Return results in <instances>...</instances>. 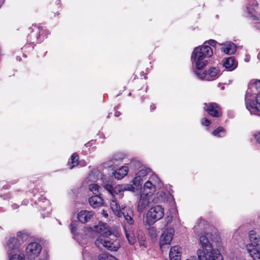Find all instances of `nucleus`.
I'll return each instance as SVG.
<instances>
[{"label":"nucleus","mask_w":260,"mask_h":260,"mask_svg":"<svg viewBox=\"0 0 260 260\" xmlns=\"http://www.w3.org/2000/svg\"><path fill=\"white\" fill-rule=\"evenodd\" d=\"M213 55V51L208 45H203L195 48L191 54L193 65L195 71H201L208 63V58Z\"/></svg>","instance_id":"nucleus-1"},{"label":"nucleus","mask_w":260,"mask_h":260,"mask_svg":"<svg viewBox=\"0 0 260 260\" xmlns=\"http://www.w3.org/2000/svg\"><path fill=\"white\" fill-rule=\"evenodd\" d=\"M124 218L125 221L123 224L125 237L129 244L133 245L136 242L135 234V228L134 226V213L132 208L127 206H122L121 216Z\"/></svg>","instance_id":"nucleus-2"},{"label":"nucleus","mask_w":260,"mask_h":260,"mask_svg":"<svg viewBox=\"0 0 260 260\" xmlns=\"http://www.w3.org/2000/svg\"><path fill=\"white\" fill-rule=\"evenodd\" d=\"M199 240L202 249L197 252L199 260H217L220 256V252L218 249L212 248L206 235L201 236Z\"/></svg>","instance_id":"nucleus-3"},{"label":"nucleus","mask_w":260,"mask_h":260,"mask_svg":"<svg viewBox=\"0 0 260 260\" xmlns=\"http://www.w3.org/2000/svg\"><path fill=\"white\" fill-rule=\"evenodd\" d=\"M249 238L251 243L246 245V249L253 259L260 260V236L251 230L249 232Z\"/></svg>","instance_id":"nucleus-4"},{"label":"nucleus","mask_w":260,"mask_h":260,"mask_svg":"<svg viewBox=\"0 0 260 260\" xmlns=\"http://www.w3.org/2000/svg\"><path fill=\"white\" fill-rule=\"evenodd\" d=\"M29 236V233L26 231L23 230L18 232L17 234V238L11 237L8 240L6 249L7 251L13 252H21L19 250V246L23 243L24 240H26L28 237Z\"/></svg>","instance_id":"nucleus-5"},{"label":"nucleus","mask_w":260,"mask_h":260,"mask_svg":"<svg viewBox=\"0 0 260 260\" xmlns=\"http://www.w3.org/2000/svg\"><path fill=\"white\" fill-rule=\"evenodd\" d=\"M164 216V209L160 205L151 207L147 212L145 223L149 225H153Z\"/></svg>","instance_id":"nucleus-6"},{"label":"nucleus","mask_w":260,"mask_h":260,"mask_svg":"<svg viewBox=\"0 0 260 260\" xmlns=\"http://www.w3.org/2000/svg\"><path fill=\"white\" fill-rule=\"evenodd\" d=\"M95 244L100 249L105 248L111 251H117L120 247L118 240L109 239L108 237H98L95 241Z\"/></svg>","instance_id":"nucleus-7"},{"label":"nucleus","mask_w":260,"mask_h":260,"mask_svg":"<svg viewBox=\"0 0 260 260\" xmlns=\"http://www.w3.org/2000/svg\"><path fill=\"white\" fill-rule=\"evenodd\" d=\"M161 185L160 181L157 176L152 175L144 184L142 193L152 196L156 190V186L160 187Z\"/></svg>","instance_id":"nucleus-8"},{"label":"nucleus","mask_w":260,"mask_h":260,"mask_svg":"<svg viewBox=\"0 0 260 260\" xmlns=\"http://www.w3.org/2000/svg\"><path fill=\"white\" fill-rule=\"evenodd\" d=\"M194 73L199 79L207 81L215 80L219 76V71L216 68H211L208 71H194Z\"/></svg>","instance_id":"nucleus-9"},{"label":"nucleus","mask_w":260,"mask_h":260,"mask_svg":"<svg viewBox=\"0 0 260 260\" xmlns=\"http://www.w3.org/2000/svg\"><path fill=\"white\" fill-rule=\"evenodd\" d=\"M250 92L248 91L246 98V108L251 115H255L260 116V93L256 98L255 104L249 97Z\"/></svg>","instance_id":"nucleus-10"},{"label":"nucleus","mask_w":260,"mask_h":260,"mask_svg":"<svg viewBox=\"0 0 260 260\" xmlns=\"http://www.w3.org/2000/svg\"><path fill=\"white\" fill-rule=\"evenodd\" d=\"M248 91L250 92L249 97L251 101L256 103V98L257 95L260 93V80H256L253 82L251 81L249 85L245 97V102L246 103V98Z\"/></svg>","instance_id":"nucleus-11"},{"label":"nucleus","mask_w":260,"mask_h":260,"mask_svg":"<svg viewBox=\"0 0 260 260\" xmlns=\"http://www.w3.org/2000/svg\"><path fill=\"white\" fill-rule=\"evenodd\" d=\"M42 250L41 245L37 242L30 243L26 248V254L30 259L38 256Z\"/></svg>","instance_id":"nucleus-12"},{"label":"nucleus","mask_w":260,"mask_h":260,"mask_svg":"<svg viewBox=\"0 0 260 260\" xmlns=\"http://www.w3.org/2000/svg\"><path fill=\"white\" fill-rule=\"evenodd\" d=\"M174 230L173 228H168L165 230L162 233L160 240L159 245L161 248L165 245H169L173 238Z\"/></svg>","instance_id":"nucleus-13"},{"label":"nucleus","mask_w":260,"mask_h":260,"mask_svg":"<svg viewBox=\"0 0 260 260\" xmlns=\"http://www.w3.org/2000/svg\"><path fill=\"white\" fill-rule=\"evenodd\" d=\"M151 170L149 168H143L140 170L136 174V177L133 180V185L136 187H139L141 185L143 180L146 179V176L150 173Z\"/></svg>","instance_id":"nucleus-14"},{"label":"nucleus","mask_w":260,"mask_h":260,"mask_svg":"<svg viewBox=\"0 0 260 260\" xmlns=\"http://www.w3.org/2000/svg\"><path fill=\"white\" fill-rule=\"evenodd\" d=\"M93 231L100 234L102 238H105L110 236L111 232L110 230L109 226L106 223L100 221L97 225L93 226Z\"/></svg>","instance_id":"nucleus-15"},{"label":"nucleus","mask_w":260,"mask_h":260,"mask_svg":"<svg viewBox=\"0 0 260 260\" xmlns=\"http://www.w3.org/2000/svg\"><path fill=\"white\" fill-rule=\"evenodd\" d=\"M206 107H204L206 111L209 114L214 117H219L221 116V111L219 107L217 104L214 103H210L209 104L205 103Z\"/></svg>","instance_id":"nucleus-16"},{"label":"nucleus","mask_w":260,"mask_h":260,"mask_svg":"<svg viewBox=\"0 0 260 260\" xmlns=\"http://www.w3.org/2000/svg\"><path fill=\"white\" fill-rule=\"evenodd\" d=\"M152 196L142 193L138 204V210L142 212L152 201Z\"/></svg>","instance_id":"nucleus-17"},{"label":"nucleus","mask_w":260,"mask_h":260,"mask_svg":"<svg viewBox=\"0 0 260 260\" xmlns=\"http://www.w3.org/2000/svg\"><path fill=\"white\" fill-rule=\"evenodd\" d=\"M223 66L228 71H233L238 66V61L234 57H229L223 59L222 61Z\"/></svg>","instance_id":"nucleus-18"},{"label":"nucleus","mask_w":260,"mask_h":260,"mask_svg":"<svg viewBox=\"0 0 260 260\" xmlns=\"http://www.w3.org/2000/svg\"><path fill=\"white\" fill-rule=\"evenodd\" d=\"M221 46V50L227 54H233L236 51V45L231 42L222 43Z\"/></svg>","instance_id":"nucleus-19"},{"label":"nucleus","mask_w":260,"mask_h":260,"mask_svg":"<svg viewBox=\"0 0 260 260\" xmlns=\"http://www.w3.org/2000/svg\"><path fill=\"white\" fill-rule=\"evenodd\" d=\"M93 215V213L92 211L82 210L78 214L77 218L79 221L84 223L88 222Z\"/></svg>","instance_id":"nucleus-20"},{"label":"nucleus","mask_w":260,"mask_h":260,"mask_svg":"<svg viewBox=\"0 0 260 260\" xmlns=\"http://www.w3.org/2000/svg\"><path fill=\"white\" fill-rule=\"evenodd\" d=\"M181 248L179 246H173L171 248L169 253L170 260H180Z\"/></svg>","instance_id":"nucleus-21"},{"label":"nucleus","mask_w":260,"mask_h":260,"mask_svg":"<svg viewBox=\"0 0 260 260\" xmlns=\"http://www.w3.org/2000/svg\"><path fill=\"white\" fill-rule=\"evenodd\" d=\"M89 203L93 208H98L103 205V200L101 195H95L89 199Z\"/></svg>","instance_id":"nucleus-22"},{"label":"nucleus","mask_w":260,"mask_h":260,"mask_svg":"<svg viewBox=\"0 0 260 260\" xmlns=\"http://www.w3.org/2000/svg\"><path fill=\"white\" fill-rule=\"evenodd\" d=\"M206 226V222L204 220H200L193 228L194 233L198 235L205 233Z\"/></svg>","instance_id":"nucleus-23"},{"label":"nucleus","mask_w":260,"mask_h":260,"mask_svg":"<svg viewBox=\"0 0 260 260\" xmlns=\"http://www.w3.org/2000/svg\"><path fill=\"white\" fill-rule=\"evenodd\" d=\"M110 205L114 214L116 216L121 217L122 207L120 206L118 202L115 199H112L111 201Z\"/></svg>","instance_id":"nucleus-24"},{"label":"nucleus","mask_w":260,"mask_h":260,"mask_svg":"<svg viewBox=\"0 0 260 260\" xmlns=\"http://www.w3.org/2000/svg\"><path fill=\"white\" fill-rule=\"evenodd\" d=\"M257 3L253 2L252 4H249L246 6V9L249 17H253V20H255L256 17V8L257 7Z\"/></svg>","instance_id":"nucleus-25"},{"label":"nucleus","mask_w":260,"mask_h":260,"mask_svg":"<svg viewBox=\"0 0 260 260\" xmlns=\"http://www.w3.org/2000/svg\"><path fill=\"white\" fill-rule=\"evenodd\" d=\"M128 168L127 166H122L115 172L114 176L116 179H121L127 174Z\"/></svg>","instance_id":"nucleus-26"},{"label":"nucleus","mask_w":260,"mask_h":260,"mask_svg":"<svg viewBox=\"0 0 260 260\" xmlns=\"http://www.w3.org/2000/svg\"><path fill=\"white\" fill-rule=\"evenodd\" d=\"M9 260H25V256L23 252L16 253L15 252L7 251Z\"/></svg>","instance_id":"nucleus-27"},{"label":"nucleus","mask_w":260,"mask_h":260,"mask_svg":"<svg viewBox=\"0 0 260 260\" xmlns=\"http://www.w3.org/2000/svg\"><path fill=\"white\" fill-rule=\"evenodd\" d=\"M38 205L43 211L47 209H48V210H50V202L46 199H44L43 201L42 200H39L38 202Z\"/></svg>","instance_id":"nucleus-28"},{"label":"nucleus","mask_w":260,"mask_h":260,"mask_svg":"<svg viewBox=\"0 0 260 260\" xmlns=\"http://www.w3.org/2000/svg\"><path fill=\"white\" fill-rule=\"evenodd\" d=\"M99 260H118L114 256L105 252L101 253L98 256Z\"/></svg>","instance_id":"nucleus-29"},{"label":"nucleus","mask_w":260,"mask_h":260,"mask_svg":"<svg viewBox=\"0 0 260 260\" xmlns=\"http://www.w3.org/2000/svg\"><path fill=\"white\" fill-rule=\"evenodd\" d=\"M78 155L76 153H73L71 157V165L69 164V167L70 169L78 165Z\"/></svg>","instance_id":"nucleus-30"},{"label":"nucleus","mask_w":260,"mask_h":260,"mask_svg":"<svg viewBox=\"0 0 260 260\" xmlns=\"http://www.w3.org/2000/svg\"><path fill=\"white\" fill-rule=\"evenodd\" d=\"M225 131L223 127L219 126L212 132V135L215 137H222L225 135Z\"/></svg>","instance_id":"nucleus-31"},{"label":"nucleus","mask_w":260,"mask_h":260,"mask_svg":"<svg viewBox=\"0 0 260 260\" xmlns=\"http://www.w3.org/2000/svg\"><path fill=\"white\" fill-rule=\"evenodd\" d=\"M100 186L96 184H91L89 185V189L95 195H101L100 192Z\"/></svg>","instance_id":"nucleus-32"},{"label":"nucleus","mask_w":260,"mask_h":260,"mask_svg":"<svg viewBox=\"0 0 260 260\" xmlns=\"http://www.w3.org/2000/svg\"><path fill=\"white\" fill-rule=\"evenodd\" d=\"M123 158L124 156L121 154H117L114 156L110 160V166L117 165L119 161H121Z\"/></svg>","instance_id":"nucleus-33"},{"label":"nucleus","mask_w":260,"mask_h":260,"mask_svg":"<svg viewBox=\"0 0 260 260\" xmlns=\"http://www.w3.org/2000/svg\"><path fill=\"white\" fill-rule=\"evenodd\" d=\"M123 191V189L122 188V185H117L113 187L112 192L110 194L112 196H114L115 194H118Z\"/></svg>","instance_id":"nucleus-34"},{"label":"nucleus","mask_w":260,"mask_h":260,"mask_svg":"<svg viewBox=\"0 0 260 260\" xmlns=\"http://www.w3.org/2000/svg\"><path fill=\"white\" fill-rule=\"evenodd\" d=\"M104 187L110 193H112L114 187L112 182L110 181L104 182Z\"/></svg>","instance_id":"nucleus-35"},{"label":"nucleus","mask_w":260,"mask_h":260,"mask_svg":"<svg viewBox=\"0 0 260 260\" xmlns=\"http://www.w3.org/2000/svg\"><path fill=\"white\" fill-rule=\"evenodd\" d=\"M122 185L123 191L124 190H129V191H135V187L133 186V185L125 184V185Z\"/></svg>","instance_id":"nucleus-36"},{"label":"nucleus","mask_w":260,"mask_h":260,"mask_svg":"<svg viewBox=\"0 0 260 260\" xmlns=\"http://www.w3.org/2000/svg\"><path fill=\"white\" fill-rule=\"evenodd\" d=\"M148 232L150 236L152 238H156L157 236V233L156 232L155 229L154 228V227H150L148 229Z\"/></svg>","instance_id":"nucleus-37"},{"label":"nucleus","mask_w":260,"mask_h":260,"mask_svg":"<svg viewBox=\"0 0 260 260\" xmlns=\"http://www.w3.org/2000/svg\"><path fill=\"white\" fill-rule=\"evenodd\" d=\"M70 226L71 232L74 234L76 231L77 224L75 222H72Z\"/></svg>","instance_id":"nucleus-38"},{"label":"nucleus","mask_w":260,"mask_h":260,"mask_svg":"<svg viewBox=\"0 0 260 260\" xmlns=\"http://www.w3.org/2000/svg\"><path fill=\"white\" fill-rule=\"evenodd\" d=\"M201 123L203 125L207 126L210 124L211 122L206 118H203L201 120Z\"/></svg>","instance_id":"nucleus-39"},{"label":"nucleus","mask_w":260,"mask_h":260,"mask_svg":"<svg viewBox=\"0 0 260 260\" xmlns=\"http://www.w3.org/2000/svg\"><path fill=\"white\" fill-rule=\"evenodd\" d=\"M37 30H39V36L37 37V40H38V42H41L42 41L43 39H44V37H41V30H40V28L39 27H37L36 28Z\"/></svg>","instance_id":"nucleus-40"},{"label":"nucleus","mask_w":260,"mask_h":260,"mask_svg":"<svg viewBox=\"0 0 260 260\" xmlns=\"http://www.w3.org/2000/svg\"><path fill=\"white\" fill-rule=\"evenodd\" d=\"M254 137L257 142L260 143V132L255 134Z\"/></svg>","instance_id":"nucleus-41"},{"label":"nucleus","mask_w":260,"mask_h":260,"mask_svg":"<svg viewBox=\"0 0 260 260\" xmlns=\"http://www.w3.org/2000/svg\"><path fill=\"white\" fill-rule=\"evenodd\" d=\"M216 42L214 40H210L209 41V44L212 46H215L216 45Z\"/></svg>","instance_id":"nucleus-42"},{"label":"nucleus","mask_w":260,"mask_h":260,"mask_svg":"<svg viewBox=\"0 0 260 260\" xmlns=\"http://www.w3.org/2000/svg\"><path fill=\"white\" fill-rule=\"evenodd\" d=\"M102 214L103 215V216L106 218H107L108 217V214L107 213V212L105 211L104 210H102Z\"/></svg>","instance_id":"nucleus-43"},{"label":"nucleus","mask_w":260,"mask_h":260,"mask_svg":"<svg viewBox=\"0 0 260 260\" xmlns=\"http://www.w3.org/2000/svg\"><path fill=\"white\" fill-rule=\"evenodd\" d=\"M18 207H19L18 205H17L16 204H13L12 205V208H13V209H17L18 208Z\"/></svg>","instance_id":"nucleus-44"},{"label":"nucleus","mask_w":260,"mask_h":260,"mask_svg":"<svg viewBox=\"0 0 260 260\" xmlns=\"http://www.w3.org/2000/svg\"><path fill=\"white\" fill-rule=\"evenodd\" d=\"M167 223H169L171 222V221L172 220V217L168 216V217H167Z\"/></svg>","instance_id":"nucleus-45"},{"label":"nucleus","mask_w":260,"mask_h":260,"mask_svg":"<svg viewBox=\"0 0 260 260\" xmlns=\"http://www.w3.org/2000/svg\"><path fill=\"white\" fill-rule=\"evenodd\" d=\"M120 114H121V113H120V112L116 111V112H115V114H114V115H115V116L116 117H118L119 115H120Z\"/></svg>","instance_id":"nucleus-46"},{"label":"nucleus","mask_w":260,"mask_h":260,"mask_svg":"<svg viewBox=\"0 0 260 260\" xmlns=\"http://www.w3.org/2000/svg\"><path fill=\"white\" fill-rule=\"evenodd\" d=\"M255 27L257 29H260V22L258 23L255 25Z\"/></svg>","instance_id":"nucleus-47"},{"label":"nucleus","mask_w":260,"mask_h":260,"mask_svg":"<svg viewBox=\"0 0 260 260\" xmlns=\"http://www.w3.org/2000/svg\"><path fill=\"white\" fill-rule=\"evenodd\" d=\"M150 108L151 110H154L155 109V107L154 105H151Z\"/></svg>","instance_id":"nucleus-48"},{"label":"nucleus","mask_w":260,"mask_h":260,"mask_svg":"<svg viewBox=\"0 0 260 260\" xmlns=\"http://www.w3.org/2000/svg\"><path fill=\"white\" fill-rule=\"evenodd\" d=\"M27 203H28V201H23V202H22V204H24V205H27Z\"/></svg>","instance_id":"nucleus-49"},{"label":"nucleus","mask_w":260,"mask_h":260,"mask_svg":"<svg viewBox=\"0 0 260 260\" xmlns=\"http://www.w3.org/2000/svg\"><path fill=\"white\" fill-rule=\"evenodd\" d=\"M257 58L260 60V52L258 53L257 55Z\"/></svg>","instance_id":"nucleus-50"},{"label":"nucleus","mask_w":260,"mask_h":260,"mask_svg":"<svg viewBox=\"0 0 260 260\" xmlns=\"http://www.w3.org/2000/svg\"><path fill=\"white\" fill-rule=\"evenodd\" d=\"M140 244L141 245H144V244L142 242H140Z\"/></svg>","instance_id":"nucleus-51"},{"label":"nucleus","mask_w":260,"mask_h":260,"mask_svg":"<svg viewBox=\"0 0 260 260\" xmlns=\"http://www.w3.org/2000/svg\"><path fill=\"white\" fill-rule=\"evenodd\" d=\"M49 214V211H47V215H46V216H48Z\"/></svg>","instance_id":"nucleus-52"},{"label":"nucleus","mask_w":260,"mask_h":260,"mask_svg":"<svg viewBox=\"0 0 260 260\" xmlns=\"http://www.w3.org/2000/svg\"><path fill=\"white\" fill-rule=\"evenodd\" d=\"M40 260H46V259L44 258H43V259H40Z\"/></svg>","instance_id":"nucleus-53"}]
</instances>
